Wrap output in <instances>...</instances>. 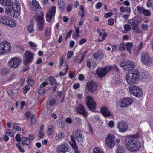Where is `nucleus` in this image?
<instances>
[{
	"label": "nucleus",
	"mask_w": 153,
	"mask_h": 153,
	"mask_svg": "<svg viewBox=\"0 0 153 153\" xmlns=\"http://www.w3.org/2000/svg\"><path fill=\"white\" fill-rule=\"evenodd\" d=\"M87 42V40L85 38H82L79 42V44L81 45Z\"/></svg>",
	"instance_id": "nucleus-59"
},
{
	"label": "nucleus",
	"mask_w": 153,
	"mask_h": 153,
	"mask_svg": "<svg viewBox=\"0 0 153 153\" xmlns=\"http://www.w3.org/2000/svg\"><path fill=\"white\" fill-rule=\"evenodd\" d=\"M66 4L65 3L62 1H59L58 2V6L59 9L61 10H62L65 8Z\"/></svg>",
	"instance_id": "nucleus-28"
},
{
	"label": "nucleus",
	"mask_w": 153,
	"mask_h": 153,
	"mask_svg": "<svg viewBox=\"0 0 153 153\" xmlns=\"http://www.w3.org/2000/svg\"><path fill=\"white\" fill-rule=\"evenodd\" d=\"M102 5V4L100 2L97 3L96 5V8L97 9L100 8Z\"/></svg>",
	"instance_id": "nucleus-63"
},
{
	"label": "nucleus",
	"mask_w": 153,
	"mask_h": 153,
	"mask_svg": "<svg viewBox=\"0 0 153 153\" xmlns=\"http://www.w3.org/2000/svg\"><path fill=\"white\" fill-rule=\"evenodd\" d=\"M53 126H49L48 128V131H47V134L48 135H51L52 132Z\"/></svg>",
	"instance_id": "nucleus-46"
},
{
	"label": "nucleus",
	"mask_w": 153,
	"mask_h": 153,
	"mask_svg": "<svg viewBox=\"0 0 153 153\" xmlns=\"http://www.w3.org/2000/svg\"><path fill=\"white\" fill-rule=\"evenodd\" d=\"M28 43L29 45L32 49H35L37 46L36 43L31 41H29Z\"/></svg>",
	"instance_id": "nucleus-36"
},
{
	"label": "nucleus",
	"mask_w": 153,
	"mask_h": 153,
	"mask_svg": "<svg viewBox=\"0 0 153 153\" xmlns=\"http://www.w3.org/2000/svg\"><path fill=\"white\" fill-rule=\"evenodd\" d=\"M75 120L77 123L79 125L81 124L82 123V119L79 117H76L75 118Z\"/></svg>",
	"instance_id": "nucleus-50"
},
{
	"label": "nucleus",
	"mask_w": 153,
	"mask_h": 153,
	"mask_svg": "<svg viewBox=\"0 0 153 153\" xmlns=\"http://www.w3.org/2000/svg\"><path fill=\"white\" fill-rule=\"evenodd\" d=\"M125 45L124 43H121L119 46V49L121 51H123L125 50Z\"/></svg>",
	"instance_id": "nucleus-44"
},
{
	"label": "nucleus",
	"mask_w": 153,
	"mask_h": 153,
	"mask_svg": "<svg viewBox=\"0 0 153 153\" xmlns=\"http://www.w3.org/2000/svg\"><path fill=\"white\" fill-rule=\"evenodd\" d=\"M13 129H15L16 131H20L21 130V128L20 127L17 126V124H13Z\"/></svg>",
	"instance_id": "nucleus-47"
},
{
	"label": "nucleus",
	"mask_w": 153,
	"mask_h": 153,
	"mask_svg": "<svg viewBox=\"0 0 153 153\" xmlns=\"http://www.w3.org/2000/svg\"><path fill=\"white\" fill-rule=\"evenodd\" d=\"M87 89L91 93H93L97 90V84L94 81H90L86 84Z\"/></svg>",
	"instance_id": "nucleus-17"
},
{
	"label": "nucleus",
	"mask_w": 153,
	"mask_h": 153,
	"mask_svg": "<svg viewBox=\"0 0 153 153\" xmlns=\"http://www.w3.org/2000/svg\"><path fill=\"white\" fill-rule=\"evenodd\" d=\"M15 139L16 140L19 142L21 141V138L19 134H17L15 137Z\"/></svg>",
	"instance_id": "nucleus-64"
},
{
	"label": "nucleus",
	"mask_w": 153,
	"mask_h": 153,
	"mask_svg": "<svg viewBox=\"0 0 153 153\" xmlns=\"http://www.w3.org/2000/svg\"><path fill=\"white\" fill-rule=\"evenodd\" d=\"M114 125V123L113 121H110L108 123V126L110 128H113Z\"/></svg>",
	"instance_id": "nucleus-60"
},
{
	"label": "nucleus",
	"mask_w": 153,
	"mask_h": 153,
	"mask_svg": "<svg viewBox=\"0 0 153 153\" xmlns=\"http://www.w3.org/2000/svg\"><path fill=\"white\" fill-rule=\"evenodd\" d=\"M131 93L133 96L139 98L143 95V91L139 87L135 85H131L129 88Z\"/></svg>",
	"instance_id": "nucleus-7"
},
{
	"label": "nucleus",
	"mask_w": 153,
	"mask_h": 153,
	"mask_svg": "<svg viewBox=\"0 0 153 153\" xmlns=\"http://www.w3.org/2000/svg\"><path fill=\"white\" fill-rule=\"evenodd\" d=\"M86 53L83 54L81 56V59H79V58L78 56H76L74 60V62H78L79 63H80L82 62V61L84 58L85 57V56H86Z\"/></svg>",
	"instance_id": "nucleus-30"
},
{
	"label": "nucleus",
	"mask_w": 153,
	"mask_h": 153,
	"mask_svg": "<svg viewBox=\"0 0 153 153\" xmlns=\"http://www.w3.org/2000/svg\"><path fill=\"white\" fill-rule=\"evenodd\" d=\"M56 7L53 6L49 10L46 14V21L48 22H50L53 16L55 14Z\"/></svg>",
	"instance_id": "nucleus-18"
},
{
	"label": "nucleus",
	"mask_w": 153,
	"mask_h": 153,
	"mask_svg": "<svg viewBox=\"0 0 153 153\" xmlns=\"http://www.w3.org/2000/svg\"><path fill=\"white\" fill-rule=\"evenodd\" d=\"M11 46L7 41L3 42L0 43V55H4L11 52Z\"/></svg>",
	"instance_id": "nucleus-3"
},
{
	"label": "nucleus",
	"mask_w": 153,
	"mask_h": 153,
	"mask_svg": "<svg viewBox=\"0 0 153 153\" xmlns=\"http://www.w3.org/2000/svg\"><path fill=\"white\" fill-rule=\"evenodd\" d=\"M47 80L49 81L50 84L52 85H54L56 82V79L53 76H49Z\"/></svg>",
	"instance_id": "nucleus-31"
},
{
	"label": "nucleus",
	"mask_w": 153,
	"mask_h": 153,
	"mask_svg": "<svg viewBox=\"0 0 153 153\" xmlns=\"http://www.w3.org/2000/svg\"><path fill=\"white\" fill-rule=\"evenodd\" d=\"M86 102L87 106L91 110H94L96 108L97 104L92 97L88 96L86 98Z\"/></svg>",
	"instance_id": "nucleus-12"
},
{
	"label": "nucleus",
	"mask_w": 153,
	"mask_h": 153,
	"mask_svg": "<svg viewBox=\"0 0 153 153\" xmlns=\"http://www.w3.org/2000/svg\"><path fill=\"white\" fill-rule=\"evenodd\" d=\"M141 60L142 62L145 65L149 64L151 63V58L147 52H143L141 56Z\"/></svg>",
	"instance_id": "nucleus-15"
},
{
	"label": "nucleus",
	"mask_w": 153,
	"mask_h": 153,
	"mask_svg": "<svg viewBox=\"0 0 153 153\" xmlns=\"http://www.w3.org/2000/svg\"><path fill=\"white\" fill-rule=\"evenodd\" d=\"M140 18L138 16H136L133 19L129 20L128 22V23L132 26V30L137 33H142L137 26Z\"/></svg>",
	"instance_id": "nucleus-4"
},
{
	"label": "nucleus",
	"mask_w": 153,
	"mask_h": 153,
	"mask_svg": "<svg viewBox=\"0 0 153 153\" xmlns=\"http://www.w3.org/2000/svg\"><path fill=\"white\" fill-rule=\"evenodd\" d=\"M107 35V34L105 32L104 33L102 34V40H100L99 39H98L99 42H100L104 41L105 37H106Z\"/></svg>",
	"instance_id": "nucleus-49"
},
{
	"label": "nucleus",
	"mask_w": 153,
	"mask_h": 153,
	"mask_svg": "<svg viewBox=\"0 0 153 153\" xmlns=\"http://www.w3.org/2000/svg\"><path fill=\"white\" fill-rule=\"evenodd\" d=\"M39 136L41 138H43L44 136V133L42 131H40L39 132Z\"/></svg>",
	"instance_id": "nucleus-62"
},
{
	"label": "nucleus",
	"mask_w": 153,
	"mask_h": 153,
	"mask_svg": "<svg viewBox=\"0 0 153 153\" xmlns=\"http://www.w3.org/2000/svg\"><path fill=\"white\" fill-rule=\"evenodd\" d=\"M68 144L64 143L58 145L56 148V151L59 153H65L68 151Z\"/></svg>",
	"instance_id": "nucleus-16"
},
{
	"label": "nucleus",
	"mask_w": 153,
	"mask_h": 153,
	"mask_svg": "<svg viewBox=\"0 0 153 153\" xmlns=\"http://www.w3.org/2000/svg\"><path fill=\"white\" fill-rule=\"evenodd\" d=\"M1 73L2 75H6L7 74L8 72L6 69H3L1 70Z\"/></svg>",
	"instance_id": "nucleus-55"
},
{
	"label": "nucleus",
	"mask_w": 153,
	"mask_h": 153,
	"mask_svg": "<svg viewBox=\"0 0 153 153\" xmlns=\"http://www.w3.org/2000/svg\"><path fill=\"white\" fill-rule=\"evenodd\" d=\"M112 68V67L111 66H106L104 68H98L96 70V73L99 77L102 78Z\"/></svg>",
	"instance_id": "nucleus-9"
},
{
	"label": "nucleus",
	"mask_w": 153,
	"mask_h": 153,
	"mask_svg": "<svg viewBox=\"0 0 153 153\" xmlns=\"http://www.w3.org/2000/svg\"><path fill=\"white\" fill-rule=\"evenodd\" d=\"M93 153H104V152L100 148L96 147L93 149Z\"/></svg>",
	"instance_id": "nucleus-39"
},
{
	"label": "nucleus",
	"mask_w": 153,
	"mask_h": 153,
	"mask_svg": "<svg viewBox=\"0 0 153 153\" xmlns=\"http://www.w3.org/2000/svg\"><path fill=\"white\" fill-rule=\"evenodd\" d=\"M123 27L125 31L128 32L131 30V27L128 24H125L123 26Z\"/></svg>",
	"instance_id": "nucleus-38"
},
{
	"label": "nucleus",
	"mask_w": 153,
	"mask_h": 153,
	"mask_svg": "<svg viewBox=\"0 0 153 153\" xmlns=\"http://www.w3.org/2000/svg\"><path fill=\"white\" fill-rule=\"evenodd\" d=\"M102 114L104 117H108L113 116V114L106 106L102 107L100 110Z\"/></svg>",
	"instance_id": "nucleus-23"
},
{
	"label": "nucleus",
	"mask_w": 153,
	"mask_h": 153,
	"mask_svg": "<svg viewBox=\"0 0 153 153\" xmlns=\"http://www.w3.org/2000/svg\"><path fill=\"white\" fill-rule=\"evenodd\" d=\"M33 58V54L29 51H27L24 54L23 63L27 65L31 63Z\"/></svg>",
	"instance_id": "nucleus-13"
},
{
	"label": "nucleus",
	"mask_w": 153,
	"mask_h": 153,
	"mask_svg": "<svg viewBox=\"0 0 153 153\" xmlns=\"http://www.w3.org/2000/svg\"><path fill=\"white\" fill-rule=\"evenodd\" d=\"M51 28L46 27L45 29V35L46 37H48L51 35Z\"/></svg>",
	"instance_id": "nucleus-34"
},
{
	"label": "nucleus",
	"mask_w": 153,
	"mask_h": 153,
	"mask_svg": "<svg viewBox=\"0 0 153 153\" xmlns=\"http://www.w3.org/2000/svg\"><path fill=\"white\" fill-rule=\"evenodd\" d=\"M12 7L13 10H20V4L16 0H14L12 1Z\"/></svg>",
	"instance_id": "nucleus-24"
},
{
	"label": "nucleus",
	"mask_w": 153,
	"mask_h": 153,
	"mask_svg": "<svg viewBox=\"0 0 153 153\" xmlns=\"http://www.w3.org/2000/svg\"><path fill=\"white\" fill-rule=\"evenodd\" d=\"M27 83L28 84L31 86H33L34 84V81L30 78L28 79Z\"/></svg>",
	"instance_id": "nucleus-48"
},
{
	"label": "nucleus",
	"mask_w": 153,
	"mask_h": 153,
	"mask_svg": "<svg viewBox=\"0 0 153 153\" xmlns=\"http://www.w3.org/2000/svg\"><path fill=\"white\" fill-rule=\"evenodd\" d=\"M71 142H70V144L71 146L75 149H77V146L76 144L75 143V140L74 139L71 138Z\"/></svg>",
	"instance_id": "nucleus-33"
},
{
	"label": "nucleus",
	"mask_w": 153,
	"mask_h": 153,
	"mask_svg": "<svg viewBox=\"0 0 153 153\" xmlns=\"http://www.w3.org/2000/svg\"><path fill=\"white\" fill-rule=\"evenodd\" d=\"M133 99L130 97H126L121 99L120 105L121 107H127L131 105L133 102Z\"/></svg>",
	"instance_id": "nucleus-11"
},
{
	"label": "nucleus",
	"mask_w": 153,
	"mask_h": 153,
	"mask_svg": "<svg viewBox=\"0 0 153 153\" xmlns=\"http://www.w3.org/2000/svg\"><path fill=\"white\" fill-rule=\"evenodd\" d=\"M92 56L96 59H100L104 56V54L101 52H98L93 53Z\"/></svg>",
	"instance_id": "nucleus-27"
},
{
	"label": "nucleus",
	"mask_w": 153,
	"mask_h": 153,
	"mask_svg": "<svg viewBox=\"0 0 153 153\" xmlns=\"http://www.w3.org/2000/svg\"><path fill=\"white\" fill-rule=\"evenodd\" d=\"M114 23V19L112 18H110L108 20V24L112 26Z\"/></svg>",
	"instance_id": "nucleus-51"
},
{
	"label": "nucleus",
	"mask_w": 153,
	"mask_h": 153,
	"mask_svg": "<svg viewBox=\"0 0 153 153\" xmlns=\"http://www.w3.org/2000/svg\"><path fill=\"white\" fill-rule=\"evenodd\" d=\"M5 12L6 14L12 16L13 10H12L11 8H8L6 9L5 11Z\"/></svg>",
	"instance_id": "nucleus-40"
},
{
	"label": "nucleus",
	"mask_w": 153,
	"mask_h": 153,
	"mask_svg": "<svg viewBox=\"0 0 153 153\" xmlns=\"http://www.w3.org/2000/svg\"><path fill=\"white\" fill-rule=\"evenodd\" d=\"M114 140L115 136L114 135L109 134L107 136L105 139V143L108 147L112 148L114 147Z\"/></svg>",
	"instance_id": "nucleus-14"
},
{
	"label": "nucleus",
	"mask_w": 153,
	"mask_h": 153,
	"mask_svg": "<svg viewBox=\"0 0 153 153\" xmlns=\"http://www.w3.org/2000/svg\"><path fill=\"white\" fill-rule=\"evenodd\" d=\"M73 52L72 51H69L67 54V58L68 59L70 58L73 55Z\"/></svg>",
	"instance_id": "nucleus-54"
},
{
	"label": "nucleus",
	"mask_w": 153,
	"mask_h": 153,
	"mask_svg": "<svg viewBox=\"0 0 153 153\" xmlns=\"http://www.w3.org/2000/svg\"><path fill=\"white\" fill-rule=\"evenodd\" d=\"M125 47L127 50L129 52L130 54H131V48L133 46L132 42H127L125 44Z\"/></svg>",
	"instance_id": "nucleus-29"
},
{
	"label": "nucleus",
	"mask_w": 153,
	"mask_h": 153,
	"mask_svg": "<svg viewBox=\"0 0 153 153\" xmlns=\"http://www.w3.org/2000/svg\"><path fill=\"white\" fill-rule=\"evenodd\" d=\"M30 8L31 10L35 11V13H36V11L40 10L41 9V7L39 5L38 2L35 0H32Z\"/></svg>",
	"instance_id": "nucleus-21"
},
{
	"label": "nucleus",
	"mask_w": 153,
	"mask_h": 153,
	"mask_svg": "<svg viewBox=\"0 0 153 153\" xmlns=\"http://www.w3.org/2000/svg\"><path fill=\"white\" fill-rule=\"evenodd\" d=\"M73 5L72 4H70L68 5L66 7L67 11L68 12H70L72 9Z\"/></svg>",
	"instance_id": "nucleus-56"
},
{
	"label": "nucleus",
	"mask_w": 153,
	"mask_h": 153,
	"mask_svg": "<svg viewBox=\"0 0 153 153\" xmlns=\"http://www.w3.org/2000/svg\"><path fill=\"white\" fill-rule=\"evenodd\" d=\"M11 0H0V4L4 7H10L12 5Z\"/></svg>",
	"instance_id": "nucleus-26"
},
{
	"label": "nucleus",
	"mask_w": 153,
	"mask_h": 153,
	"mask_svg": "<svg viewBox=\"0 0 153 153\" xmlns=\"http://www.w3.org/2000/svg\"><path fill=\"white\" fill-rule=\"evenodd\" d=\"M145 9L144 7H140L139 6H138L137 7V9L139 13L140 14H143Z\"/></svg>",
	"instance_id": "nucleus-41"
},
{
	"label": "nucleus",
	"mask_w": 153,
	"mask_h": 153,
	"mask_svg": "<svg viewBox=\"0 0 153 153\" xmlns=\"http://www.w3.org/2000/svg\"><path fill=\"white\" fill-rule=\"evenodd\" d=\"M143 14L145 16H149L151 15V13L149 10L145 9Z\"/></svg>",
	"instance_id": "nucleus-42"
},
{
	"label": "nucleus",
	"mask_w": 153,
	"mask_h": 153,
	"mask_svg": "<svg viewBox=\"0 0 153 153\" xmlns=\"http://www.w3.org/2000/svg\"><path fill=\"white\" fill-rule=\"evenodd\" d=\"M76 111L83 115L85 117H86L88 115V111L86 110L84 106L81 104L79 105L76 108Z\"/></svg>",
	"instance_id": "nucleus-19"
},
{
	"label": "nucleus",
	"mask_w": 153,
	"mask_h": 153,
	"mask_svg": "<svg viewBox=\"0 0 153 153\" xmlns=\"http://www.w3.org/2000/svg\"><path fill=\"white\" fill-rule=\"evenodd\" d=\"M21 60L18 57H14L10 59L8 61V65L11 68L18 67L21 63Z\"/></svg>",
	"instance_id": "nucleus-8"
},
{
	"label": "nucleus",
	"mask_w": 153,
	"mask_h": 153,
	"mask_svg": "<svg viewBox=\"0 0 153 153\" xmlns=\"http://www.w3.org/2000/svg\"><path fill=\"white\" fill-rule=\"evenodd\" d=\"M139 72L138 70L134 69L127 74L126 80L129 85L135 84L138 80Z\"/></svg>",
	"instance_id": "nucleus-2"
},
{
	"label": "nucleus",
	"mask_w": 153,
	"mask_h": 153,
	"mask_svg": "<svg viewBox=\"0 0 153 153\" xmlns=\"http://www.w3.org/2000/svg\"><path fill=\"white\" fill-rule=\"evenodd\" d=\"M117 126L119 131L124 133L126 131L128 128L127 124L123 122H119L117 123Z\"/></svg>",
	"instance_id": "nucleus-20"
},
{
	"label": "nucleus",
	"mask_w": 153,
	"mask_h": 153,
	"mask_svg": "<svg viewBox=\"0 0 153 153\" xmlns=\"http://www.w3.org/2000/svg\"><path fill=\"white\" fill-rule=\"evenodd\" d=\"M34 26V22L32 21H30V24L27 27V30L30 33H31L33 31Z\"/></svg>",
	"instance_id": "nucleus-32"
},
{
	"label": "nucleus",
	"mask_w": 153,
	"mask_h": 153,
	"mask_svg": "<svg viewBox=\"0 0 153 153\" xmlns=\"http://www.w3.org/2000/svg\"><path fill=\"white\" fill-rule=\"evenodd\" d=\"M120 65L124 70L126 71L129 70L130 72L134 69H133L135 67V63L130 60L122 61L120 63Z\"/></svg>",
	"instance_id": "nucleus-5"
},
{
	"label": "nucleus",
	"mask_w": 153,
	"mask_h": 153,
	"mask_svg": "<svg viewBox=\"0 0 153 153\" xmlns=\"http://www.w3.org/2000/svg\"><path fill=\"white\" fill-rule=\"evenodd\" d=\"M22 145L24 146L25 145H29L30 144V141L28 140L27 137H23L22 140Z\"/></svg>",
	"instance_id": "nucleus-35"
},
{
	"label": "nucleus",
	"mask_w": 153,
	"mask_h": 153,
	"mask_svg": "<svg viewBox=\"0 0 153 153\" xmlns=\"http://www.w3.org/2000/svg\"><path fill=\"white\" fill-rule=\"evenodd\" d=\"M36 21L38 25L37 29L41 31L44 28L43 18L42 16H38Z\"/></svg>",
	"instance_id": "nucleus-22"
},
{
	"label": "nucleus",
	"mask_w": 153,
	"mask_h": 153,
	"mask_svg": "<svg viewBox=\"0 0 153 153\" xmlns=\"http://www.w3.org/2000/svg\"><path fill=\"white\" fill-rule=\"evenodd\" d=\"M74 27L75 29L76 32V33L75 34V35L76 37H77L79 36V27Z\"/></svg>",
	"instance_id": "nucleus-57"
},
{
	"label": "nucleus",
	"mask_w": 153,
	"mask_h": 153,
	"mask_svg": "<svg viewBox=\"0 0 153 153\" xmlns=\"http://www.w3.org/2000/svg\"><path fill=\"white\" fill-rule=\"evenodd\" d=\"M20 10H13L12 14V16L15 17H18L20 15Z\"/></svg>",
	"instance_id": "nucleus-37"
},
{
	"label": "nucleus",
	"mask_w": 153,
	"mask_h": 153,
	"mask_svg": "<svg viewBox=\"0 0 153 153\" xmlns=\"http://www.w3.org/2000/svg\"><path fill=\"white\" fill-rule=\"evenodd\" d=\"M45 90L44 88H42L39 89L38 91V93L39 94L42 95L44 94L45 92Z\"/></svg>",
	"instance_id": "nucleus-53"
},
{
	"label": "nucleus",
	"mask_w": 153,
	"mask_h": 153,
	"mask_svg": "<svg viewBox=\"0 0 153 153\" xmlns=\"http://www.w3.org/2000/svg\"><path fill=\"white\" fill-rule=\"evenodd\" d=\"M25 116L27 117V120L29 118H31L30 124L31 125L33 124L35 120V117L34 115L29 112H27L25 114Z\"/></svg>",
	"instance_id": "nucleus-25"
},
{
	"label": "nucleus",
	"mask_w": 153,
	"mask_h": 153,
	"mask_svg": "<svg viewBox=\"0 0 153 153\" xmlns=\"http://www.w3.org/2000/svg\"><path fill=\"white\" fill-rule=\"evenodd\" d=\"M29 87L27 85H26L23 88V91L24 93H27L29 90Z\"/></svg>",
	"instance_id": "nucleus-58"
},
{
	"label": "nucleus",
	"mask_w": 153,
	"mask_h": 153,
	"mask_svg": "<svg viewBox=\"0 0 153 153\" xmlns=\"http://www.w3.org/2000/svg\"><path fill=\"white\" fill-rule=\"evenodd\" d=\"M82 133V132L80 129H77L73 131V134L70 136L71 138H73L75 140L76 138L78 142L82 144L83 143L84 140V135Z\"/></svg>",
	"instance_id": "nucleus-6"
},
{
	"label": "nucleus",
	"mask_w": 153,
	"mask_h": 153,
	"mask_svg": "<svg viewBox=\"0 0 153 153\" xmlns=\"http://www.w3.org/2000/svg\"><path fill=\"white\" fill-rule=\"evenodd\" d=\"M124 148L122 147L118 148L116 150V153H124Z\"/></svg>",
	"instance_id": "nucleus-45"
},
{
	"label": "nucleus",
	"mask_w": 153,
	"mask_h": 153,
	"mask_svg": "<svg viewBox=\"0 0 153 153\" xmlns=\"http://www.w3.org/2000/svg\"><path fill=\"white\" fill-rule=\"evenodd\" d=\"M138 134L129 136L126 138L125 143L127 149L130 152H134L139 150L141 145L136 139L138 137Z\"/></svg>",
	"instance_id": "nucleus-1"
},
{
	"label": "nucleus",
	"mask_w": 153,
	"mask_h": 153,
	"mask_svg": "<svg viewBox=\"0 0 153 153\" xmlns=\"http://www.w3.org/2000/svg\"><path fill=\"white\" fill-rule=\"evenodd\" d=\"M56 136L57 137L60 139H62L64 137V133L61 132H59L58 134H57Z\"/></svg>",
	"instance_id": "nucleus-43"
},
{
	"label": "nucleus",
	"mask_w": 153,
	"mask_h": 153,
	"mask_svg": "<svg viewBox=\"0 0 153 153\" xmlns=\"http://www.w3.org/2000/svg\"><path fill=\"white\" fill-rule=\"evenodd\" d=\"M114 82L116 84H120L121 82V80L120 79L117 78H115L114 80Z\"/></svg>",
	"instance_id": "nucleus-61"
},
{
	"label": "nucleus",
	"mask_w": 153,
	"mask_h": 153,
	"mask_svg": "<svg viewBox=\"0 0 153 153\" xmlns=\"http://www.w3.org/2000/svg\"><path fill=\"white\" fill-rule=\"evenodd\" d=\"M0 22L4 25L11 27H14L16 26V23L13 19L9 18L6 17H2L0 18Z\"/></svg>",
	"instance_id": "nucleus-10"
},
{
	"label": "nucleus",
	"mask_w": 153,
	"mask_h": 153,
	"mask_svg": "<svg viewBox=\"0 0 153 153\" xmlns=\"http://www.w3.org/2000/svg\"><path fill=\"white\" fill-rule=\"evenodd\" d=\"M5 134L11 137H12L13 136V135L11 133L10 130L9 129H7L6 130Z\"/></svg>",
	"instance_id": "nucleus-52"
}]
</instances>
